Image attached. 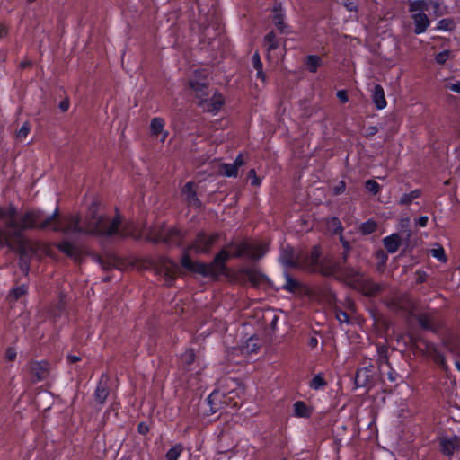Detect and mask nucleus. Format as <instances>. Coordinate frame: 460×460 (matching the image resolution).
<instances>
[{
  "instance_id": "13",
  "label": "nucleus",
  "mask_w": 460,
  "mask_h": 460,
  "mask_svg": "<svg viewBox=\"0 0 460 460\" xmlns=\"http://www.w3.org/2000/svg\"><path fill=\"white\" fill-rule=\"evenodd\" d=\"M164 122L160 118H154L151 120L150 129L151 134L156 137H159L161 142H164L167 136L169 135L168 131L164 130Z\"/></svg>"
},
{
  "instance_id": "51",
  "label": "nucleus",
  "mask_w": 460,
  "mask_h": 460,
  "mask_svg": "<svg viewBox=\"0 0 460 460\" xmlns=\"http://www.w3.org/2000/svg\"><path fill=\"white\" fill-rule=\"evenodd\" d=\"M8 207L5 208H0V210H4ZM0 233L3 234H8V226L4 224V221H0ZM0 244H4L3 243H0Z\"/></svg>"
},
{
  "instance_id": "53",
  "label": "nucleus",
  "mask_w": 460,
  "mask_h": 460,
  "mask_svg": "<svg viewBox=\"0 0 460 460\" xmlns=\"http://www.w3.org/2000/svg\"><path fill=\"white\" fill-rule=\"evenodd\" d=\"M337 97L341 102H348V96L347 93L343 90L338 91Z\"/></svg>"
},
{
  "instance_id": "15",
  "label": "nucleus",
  "mask_w": 460,
  "mask_h": 460,
  "mask_svg": "<svg viewBox=\"0 0 460 460\" xmlns=\"http://www.w3.org/2000/svg\"><path fill=\"white\" fill-rule=\"evenodd\" d=\"M31 371L35 378L39 381L48 376L49 367L45 362H34L31 365Z\"/></svg>"
},
{
  "instance_id": "1",
  "label": "nucleus",
  "mask_w": 460,
  "mask_h": 460,
  "mask_svg": "<svg viewBox=\"0 0 460 460\" xmlns=\"http://www.w3.org/2000/svg\"><path fill=\"white\" fill-rule=\"evenodd\" d=\"M71 217H75V216H69L61 220L57 210L50 216H44L38 210H30L19 215L13 207L8 206L6 209L0 210V221H4L8 226V234L0 233V243L19 252L22 260L21 267L27 271L29 259L38 257L40 253H47L48 248L44 244L25 240L22 235V231L37 227L75 235L74 232L66 231V226Z\"/></svg>"
},
{
  "instance_id": "28",
  "label": "nucleus",
  "mask_w": 460,
  "mask_h": 460,
  "mask_svg": "<svg viewBox=\"0 0 460 460\" xmlns=\"http://www.w3.org/2000/svg\"><path fill=\"white\" fill-rule=\"evenodd\" d=\"M207 75L208 73L206 70H195L193 73V75L190 77L189 81V85L190 86V81L195 80L196 82L204 83L205 84V90H207Z\"/></svg>"
},
{
  "instance_id": "56",
  "label": "nucleus",
  "mask_w": 460,
  "mask_h": 460,
  "mask_svg": "<svg viewBox=\"0 0 460 460\" xmlns=\"http://www.w3.org/2000/svg\"><path fill=\"white\" fill-rule=\"evenodd\" d=\"M377 255V258L381 261V262L384 264L385 263L386 260H387V256L385 255V253L382 251L378 252L376 253Z\"/></svg>"
},
{
  "instance_id": "23",
  "label": "nucleus",
  "mask_w": 460,
  "mask_h": 460,
  "mask_svg": "<svg viewBox=\"0 0 460 460\" xmlns=\"http://www.w3.org/2000/svg\"><path fill=\"white\" fill-rule=\"evenodd\" d=\"M310 410L301 401H297L294 403V414L299 418H307L310 416Z\"/></svg>"
},
{
  "instance_id": "26",
  "label": "nucleus",
  "mask_w": 460,
  "mask_h": 460,
  "mask_svg": "<svg viewBox=\"0 0 460 460\" xmlns=\"http://www.w3.org/2000/svg\"><path fill=\"white\" fill-rule=\"evenodd\" d=\"M108 394L109 393H108L107 387L103 384L100 383L95 391L96 401L99 403L102 404L105 402V400L108 396Z\"/></svg>"
},
{
  "instance_id": "41",
  "label": "nucleus",
  "mask_w": 460,
  "mask_h": 460,
  "mask_svg": "<svg viewBox=\"0 0 460 460\" xmlns=\"http://www.w3.org/2000/svg\"><path fill=\"white\" fill-rule=\"evenodd\" d=\"M325 385V381L321 376H316L311 382V387L314 389H319Z\"/></svg>"
},
{
  "instance_id": "10",
  "label": "nucleus",
  "mask_w": 460,
  "mask_h": 460,
  "mask_svg": "<svg viewBox=\"0 0 460 460\" xmlns=\"http://www.w3.org/2000/svg\"><path fill=\"white\" fill-rule=\"evenodd\" d=\"M244 164V160L242 155H239L233 164H222L219 166V172L222 175L226 177H236L238 169Z\"/></svg>"
},
{
  "instance_id": "35",
  "label": "nucleus",
  "mask_w": 460,
  "mask_h": 460,
  "mask_svg": "<svg viewBox=\"0 0 460 460\" xmlns=\"http://www.w3.org/2000/svg\"><path fill=\"white\" fill-rule=\"evenodd\" d=\"M420 324L424 329H431L432 328V318L428 314H421L418 318Z\"/></svg>"
},
{
  "instance_id": "20",
  "label": "nucleus",
  "mask_w": 460,
  "mask_h": 460,
  "mask_svg": "<svg viewBox=\"0 0 460 460\" xmlns=\"http://www.w3.org/2000/svg\"><path fill=\"white\" fill-rule=\"evenodd\" d=\"M225 394L220 391H214L208 397V402L211 405V410L213 411H217L219 404L226 403V400H223L225 398Z\"/></svg>"
},
{
  "instance_id": "42",
  "label": "nucleus",
  "mask_w": 460,
  "mask_h": 460,
  "mask_svg": "<svg viewBox=\"0 0 460 460\" xmlns=\"http://www.w3.org/2000/svg\"><path fill=\"white\" fill-rule=\"evenodd\" d=\"M429 10L432 9L436 16H440L443 14L442 8L440 4L437 2H432L430 4H427Z\"/></svg>"
},
{
  "instance_id": "14",
  "label": "nucleus",
  "mask_w": 460,
  "mask_h": 460,
  "mask_svg": "<svg viewBox=\"0 0 460 460\" xmlns=\"http://www.w3.org/2000/svg\"><path fill=\"white\" fill-rule=\"evenodd\" d=\"M182 194L189 203V205L193 206L195 208H199L201 206V202L196 197V192L194 190V184L192 182H188L182 190Z\"/></svg>"
},
{
  "instance_id": "39",
  "label": "nucleus",
  "mask_w": 460,
  "mask_h": 460,
  "mask_svg": "<svg viewBox=\"0 0 460 460\" xmlns=\"http://www.w3.org/2000/svg\"><path fill=\"white\" fill-rule=\"evenodd\" d=\"M29 131H30V128H29V125L27 123H24L21 128L19 129V131L17 132V137L20 139V140H23L27 137L28 134H29Z\"/></svg>"
},
{
  "instance_id": "49",
  "label": "nucleus",
  "mask_w": 460,
  "mask_h": 460,
  "mask_svg": "<svg viewBox=\"0 0 460 460\" xmlns=\"http://www.w3.org/2000/svg\"><path fill=\"white\" fill-rule=\"evenodd\" d=\"M252 66L254 68H260L261 66H262V63L260 59V56L258 53H255L253 56H252Z\"/></svg>"
},
{
  "instance_id": "62",
  "label": "nucleus",
  "mask_w": 460,
  "mask_h": 460,
  "mask_svg": "<svg viewBox=\"0 0 460 460\" xmlns=\"http://www.w3.org/2000/svg\"><path fill=\"white\" fill-rule=\"evenodd\" d=\"M309 344H310V346H311L312 348L316 347V346H317V344H318V341H317V339H316L315 337H312V338L310 339Z\"/></svg>"
},
{
  "instance_id": "52",
  "label": "nucleus",
  "mask_w": 460,
  "mask_h": 460,
  "mask_svg": "<svg viewBox=\"0 0 460 460\" xmlns=\"http://www.w3.org/2000/svg\"><path fill=\"white\" fill-rule=\"evenodd\" d=\"M447 87L453 92L460 93V82L447 84Z\"/></svg>"
},
{
  "instance_id": "29",
  "label": "nucleus",
  "mask_w": 460,
  "mask_h": 460,
  "mask_svg": "<svg viewBox=\"0 0 460 460\" xmlns=\"http://www.w3.org/2000/svg\"><path fill=\"white\" fill-rule=\"evenodd\" d=\"M266 49L268 51L276 49L279 46L274 32H269L264 38Z\"/></svg>"
},
{
  "instance_id": "31",
  "label": "nucleus",
  "mask_w": 460,
  "mask_h": 460,
  "mask_svg": "<svg viewBox=\"0 0 460 460\" xmlns=\"http://www.w3.org/2000/svg\"><path fill=\"white\" fill-rule=\"evenodd\" d=\"M420 195V191L419 190H415L410 193L403 194L401 197L400 203L403 205L410 204L413 199L419 198Z\"/></svg>"
},
{
  "instance_id": "12",
  "label": "nucleus",
  "mask_w": 460,
  "mask_h": 460,
  "mask_svg": "<svg viewBox=\"0 0 460 460\" xmlns=\"http://www.w3.org/2000/svg\"><path fill=\"white\" fill-rule=\"evenodd\" d=\"M216 239L217 235L215 234L199 235L193 248L196 250L197 252L206 253L209 251L210 247L212 246Z\"/></svg>"
},
{
  "instance_id": "55",
  "label": "nucleus",
  "mask_w": 460,
  "mask_h": 460,
  "mask_svg": "<svg viewBox=\"0 0 460 460\" xmlns=\"http://www.w3.org/2000/svg\"><path fill=\"white\" fill-rule=\"evenodd\" d=\"M149 430L148 427L145 424V423H140L138 425V431L141 433V434H146L147 433Z\"/></svg>"
},
{
  "instance_id": "45",
  "label": "nucleus",
  "mask_w": 460,
  "mask_h": 460,
  "mask_svg": "<svg viewBox=\"0 0 460 460\" xmlns=\"http://www.w3.org/2000/svg\"><path fill=\"white\" fill-rule=\"evenodd\" d=\"M448 57H449L448 51L446 50V51L440 52L436 56V61L438 64H444L447 60Z\"/></svg>"
},
{
  "instance_id": "34",
  "label": "nucleus",
  "mask_w": 460,
  "mask_h": 460,
  "mask_svg": "<svg viewBox=\"0 0 460 460\" xmlns=\"http://www.w3.org/2000/svg\"><path fill=\"white\" fill-rule=\"evenodd\" d=\"M430 253L432 254L433 257L437 258L440 261L444 262L447 261V257L445 255V252L442 246L438 245L437 248L431 249Z\"/></svg>"
},
{
  "instance_id": "17",
  "label": "nucleus",
  "mask_w": 460,
  "mask_h": 460,
  "mask_svg": "<svg viewBox=\"0 0 460 460\" xmlns=\"http://www.w3.org/2000/svg\"><path fill=\"white\" fill-rule=\"evenodd\" d=\"M373 102L378 110H382L386 106V101L385 98V92L381 85L376 84L373 90L372 95Z\"/></svg>"
},
{
  "instance_id": "50",
  "label": "nucleus",
  "mask_w": 460,
  "mask_h": 460,
  "mask_svg": "<svg viewBox=\"0 0 460 460\" xmlns=\"http://www.w3.org/2000/svg\"><path fill=\"white\" fill-rule=\"evenodd\" d=\"M324 299L328 303H332L333 300H335L334 293L331 289H326L324 291Z\"/></svg>"
},
{
  "instance_id": "30",
  "label": "nucleus",
  "mask_w": 460,
  "mask_h": 460,
  "mask_svg": "<svg viewBox=\"0 0 460 460\" xmlns=\"http://www.w3.org/2000/svg\"><path fill=\"white\" fill-rule=\"evenodd\" d=\"M26 291H27V289H26L25 286H20L18 288H13V290H11L8 298L11 301H16L20 297H22L23 295H25Z\"/></svg>"
},
{
  "instance_id": "2",
  "label": "nucleus",
  "mask_w": 460,
  "mask_h": 460,
  "mask_svg": "<svg viewBox=\"0 0 460 460\" xmlns=\"http://www.w3.org/2000/svg\"><path fill=\"white\" fill-rule=\"evenodd\" d=\"M130 225L122 226L121 217L118 215H108L101 207L94 206L90 208L84 219L77 216L71 217L66 231L74 232L75 235L97 234L111 236L119 234L126 236L123 232H129Z\"/></svg>"
},
{
  "instance_id": "63",
  "label": "nucleus",
  "mask_w": 460,
  "mask_h": 460,
  "mask_svg": "<svg viewBox=\"0 0 460 460\" xmlns=\"http://www.w3.org/2000/svg\"><path fill=\"white\" fill-rule=\"evenodd\" d=\"M398 307H400L402 309H405V310L408 309V306H407V305H405L404 300L398 302Z\"/></svg>"
},
{
  "instance_id": "57",
  "label": "nucleus",
  "mask_w": 460,
  "mask_h": 460,
  "mask_svg": "<svg viewBox=\"0 0 460 460\" xmlns=\"http://www.w3.org/2000/svg\"><path fill=\"white\" fill-rule=\"evenodd\" d=\"M69 107V102L67 100H65L63 102H60L59 104V108L63 111H66L67 109Z\"/></svg>"
},
{
  "instance_id": "11",
  "label": "nucleus",
  "mask_w": 460,
  "mask_h": 460,
  "mask_svg": "<svg viewBox=\"0 0 460 460\" xmlns=\"http://www.w3.org/2000/svg\"><path fill=\"white\" fill-rule=\"evenodd\" d=\"M241 273L248 279L252 286H260L267 282L264 274L253 268H247L241 270Z\"/></svg>"
},
{
  "instance_id": "8",
  "label": "nucleus",
  "mask_w": 460,
  "mask_h": 460,
  "mask_svg": "<svg viewBox=\"0 0 460 460\" xmlns=\"http://www.w3.org/2000/svg\"><path fill=\"white\" fill-rule=\"evenodd\" d=\"M266 252V245L255 242H243L236 246L234 256L241 257L246 255L252 260L261 258Z\"/></svg>"
},
{
  "instance_id": "59",
  "label": "nucleus",
  "mask_w": 460,
  "mask_h": 460,
  "mask_svg": "<svg viewBox=\"0 0 460 460\" xmlns=\"http://www.w3.org/2000/svg\"><path fill=\"white\" fill-rule=\"evenodd\" d=\"M257 70V77L261 78L263 82L265 81V75L262 71V66L260 68H255Z\"/></svg>"
},
{
  "instance_id": "27",
  "label": "nucleus",
  "mask_w": 460,
  "mask_h": 460,
  "mask_svg": "<svg viewBox=\"0 0 460 460\" xmlns=\"http://www.w3.org/2000/svg\"><path fill=\"white\" fill-rule=\"evenodd\" d=\"M286 283L284 288L289 291L296 293L300 289V283L296 279H292L289 275H286Z\"/></svg>"
},
{
  "instance_id": "5",
  "label": "nucleus",
  "mask_w": 460,
  "mask_h": 460,
  "mask_svg": "<svg viewBox=\"0 0 460 460\" xmlns=\"http://www.w3.org/2000/svg\"><path fill=\"white\" fill-rule=\"evenodd\" d=\"M171 231L170 226L157 225L153 228H140L135 225H130L129 232H123V234L134 239H146L159 243L168 241Z\"/></svg>"
},
{
  "instance_id": "46",
  "label": "nucleus",
  "mask_w": 460,
  "mask_h": 460,
  "mask_svg": "<svg viewBox=\"0 0 460 460\" xmlns=\"http://www.w3.org/2000/svg\"><path fill=\"white\" fill-rule=\"evenodd\" d=\"M17 357V352L13 348H8L5 351V358L9 361H13Z\"/></svg>"
},
{
  "instance_id": "40",
  "label": "nucleus",
  "mask_w": 460,
  "mask_h": 460,
  "mask_svg": "<svg viewBox=\"0 0 460 460\" xmlns=\"http://www.w3.org/2000/svg\"><path fill=\"white\" fill-rule=\"evenodd\" d=\"M248 178L251 179V184L252 186L258 187L260 186L261 181V179L256 175L255 170L252 169L248 172Z\"/></svg>"
},
{
  "instance_id": "36",
  "label": "nucleus",
  "mask_w": 460,
  "mask_h": 460,
  "mask_svg": "<svg viewBox=\"0 0 460 460\" xmlns=\"http://www.w3.org/2000/svg\"><path fill=\"white\" fill-rule=\"evenodd\" d=\"M328 228L332 233L337 234L341 230V224L337 218H332L328 222Z\"/></svg>"
},
{
  "instance_id": "33",
  "label": "nucleus",
  "mask_w": 460,
  "mask_h": 460,
  "mask_svg": "<svg viewBox=\"0 0 460 460\" xmlns=\"http://www.w3.org/2000/svg\"><path fill=\"white\" fill-rule=\"evenodd\" d=\"M376 229V224L374 221H367L361 225L360 230L365 234H369Z\"/></svg>"
},
{
  "instance_id": "19",
  "label": "nucleus",
  "mask_w": 460,
  "mask_h": 460,
  "mask_svg": "<svg viewBox=\"0 0 460 460\" xmlns=\"http://www.w3.org/2000/svg\"><path fill=\"white\" fill-rule=\"evenodd\" d=\"M383 243L387 252L393 253L398 250L401 244V238L398 234H394L390 236L385 237L383 240Z\"/></svg>"
},
{
  "instance_id": "3",
  "label": "nucleus",
  "mask_w": 460,
  "mask_h": 460,
  "mask_svg": "<svg viewBox=\"0 0 460 460\" xmlns=\"http://www.w3.org/2000/svg\"><path fill=\"white\" fill-rule=\"evenodd\" d=\"M230 253L226 250H222L210 264L201 262H192L188 256L182 259V266L193 272L199 273L203 276L217 278L224 274L226 271L225 263L230 258Z\"/></svg>"
},
{
  "instance_id": "21",
  "label": "nucleus",
  "mask_w": 460,
  "mask_h": 460,
  "mask_svg": "<svg viewBox=\"0 0 460 460\" xmlns=\"http://www.w3.org/2000/svg\"><path fill=\"white\" fill-rule=\"evenodd\" d=\"M440 445L442 452L447 456L452 455L456 448H457L459 446L456 438H442Z\"/></svg>"
},
{
  "instance_id": "54",
  "label": "nucleus",
  "mask_w": 460,
  "mask_h": 460,
  "mask_svg": "<svg viewBox=\"0 0 460 460\" xmlns=\"http://www.w3.org/2000/svg\"><path fill=\"white\" fill-rule=\"evenodd\" d=\"M428 220H429L428 217L422 216V217H420V218L417 219L416 223L420 226L424 227V226H426V225L428 223Z\"/></svg>"
},
{
  "instance_id": "25",
  "label": "nucleus",
  "mask_w": 460,
  "mask_h": 460,
  "mask_svg": "<svg viewBox=\"0 0 460 460\" xmlns=\"http://www.w3.org/2000/svg\"><path fill=\"white\" fill-rule=\"evenodd\" d=\"M305 65L310 72L314 73L321 66V58L318 56L310 55L306 58Z\"/></svg>"
},
{
  "instance_id": "7",
  "label": "nucleus",
  "mask_w": 460,
  "mask_h": 460,
  "mask_svg": "<svg viewBox=\"0 0 460 460\" xmlns=\"http://www.w3.org/2000/svg\"><path fill=\"white\" fill-rule=\"evenodd\" d=\"M424 11H429L427 3L422 1L412 2L410 4V12L415 25V32L420 34L426 31L429 25V20Z\"/></svg>"
},
{
  "instance_id": "6",
  "label": "nucleus",
  "mask_w": 460,
  "mask_h": 460,
  "mask_svg": "<svg viewBox=\"0 0 460 460\" xmlns=\"http://www.w3.org/2000/svg\"><path fill=\"white\" fill-rule=\"evenodd\" d=\"M340 277L342 278L348 285H350L356 289H358L365 296H375L380 288L377 284H375L368 279L363 277L354 269L344 270L341 273Z\"/></svg>"
},
{
  "instance_id": "9",
  "label": "nucleus",
  "mask_w": 460,
  "mask_h": 460,
  "mask_svg": "<svg viewBox=\"0 0 460 460\" xmlns=\"http://www.w3.org/2000/svg\"><path fill=\"white\" fill-rule=\"evenodd\" d=\"M172 264L169 259L161 258L155 265V273L161 277L167 286H171L172 275L171 270Z\"/></svg>"
},
{
  "instance_id": "60",
  "label": "nucleus",
  "mask_w": 460,
  "mask_h": 460,
  "mask_svg": "<svg viewBox=\"0 0 460 460\" xmlns=\"http://www.w3.org/2000/svg\"><path fill=\"white\" fill-rule=\"evenodd\" d=\"M376 132H377V128H376V127H369V128L367 129V135H368V136H373V135H375Z\"/></svg>"
},
{
  "instance_id": "47",
  "label": "nucleus",
  "mask_w": 460,
  "mask_h": 460,
  "mask_svg": "<svg viewBox=\"0 0 460 460\" xmlns=\"http://www.w3.org/2000/svg\"><path fill=\"white\" fill-rule=\"evenodd\" d=\"M194 358L195 355L192 349L187 350L183 355V360H185L187 364H190L191 362H193Z\"/></svg>"
},
{
  "instance_id": "43",
  "label": "nucleus",
  "mask_w": 460,
  "mask_h": 460,
  "mask_svg": "<svg viewBox=\"0 0 460 460\" xmlns=\"http://www.w3.org/2000/svg\"><path fill=\"white\" fill-rule=\"evenodd\" d=\"M452 26H453V23L450 20L444 19L438 22V29L447 31V30H451Z\"/></svg>"
},
{
  "instance_id": "58",
  "label": "nucleus",
  "mask_w": 460,
  "mask_h": 460,
  "mask_svg": "<svg viewBox=\"0 0 460 460\" xmlns=\"http://www.w3.org/2000/svg\"><path fill=\"white\" fill-rule=\"evenodd\" d=\"M129 264H132L134 267H136L137 270H142L144 268L143 264L139 263L138 260H134L130 262H128Z\"/></svg>"
},
{
  "instance_id": "37",
  "label": "nucleus",
  "mask_w": 460,
  "mask_h": 460,
  "mask_svg": "<svg viewBox=\"0 0 460 460\" xmlns=\"http://www.w3.org/2000/svg\"><path fill=\"white\" fill-rule=\"evenodd\" d=\"M59 249L66 253L67 255H72L74 252V246L68 242H63L58 245Z\"/></svg>"
},
{
  "instance_id": "44",
  "label": "nucleus",
  "mask_w": 460,
  "mask_h": 460,
  "mask_svg": "<svg viewBox=\"0 0 460 460\" xmlns=\"http://www.w3.org/2000/svg\"><path fill=\"white\" fill-rule=\"evenodd\" d=\"M319 256H320V252L319 251L315 248L313 252H312V254H311V257H310V260H309V262H308V265L309 267H314V265H316L317 261H318V259H319Z\"/></svg>"
},
{
  "instance_id": "22",
  "label": "nucleus",
  "mask_w": 460,
  "mask_h": 460,
  "mask_svg": "<svg viewBox=\"0 0 460 460\" xmlns=\"http://www.w3.org/2000/svg\"><path fill=\"white\" fill-rule=\"evenodd\" d=\"M370 380V374L367 368H362L358 371L355 376V384L358 387H364Z\"/></svg>"
},
{
  "instance_id": "38",
  "label": "nucleus",
  "mask_w": 460,
  "mask_h": 460,
  "mask_svg": "<svg viewBox=\"0 0 460 460\" xmlns=\"http://www.w3.org/2000/svg\"><path fill=\"white\" fill-rule=\"evenodd\" d=\"M366 188L369 192L373 194H376L379 190V185L373 180H368L366 182Z\"/></svg>"
},
{
  "instance_id": "61",
  "label": "nucleus",
  "mask_w": 460,
  "mask_h": 460,
  "mask_svg": "<svg viewBox=\"0 0 460 460\" xmlns=\"http://www.w3.org/2000/svg\"><path fill=\"white\" fill-rule=\"evenodd\" d=\"M319 270H320L323 274H324V275H330V274H332V273H333V270H331V269H325V268H323V267H321V268L319 269Z\"/></svg>"
},
{
  "instance_id": "18",
  "label": "nucleus",
  "mask_w": 460,
  "mask_h": 460,
  "mask_svg": "<svg viewBox=\"0 0 460 460\" xmlns=\"http://www.w3.org/2000/svg\"><path fill=\"white\" fill-rule=\"evenodd\" d=\"M281 261L288 267H297L300 265L299 256L293 249L285 251L281 256Z\"/></svg>"
},
{
  "instance_id": "4",
  "label": "nucleus",
  "mask_w": 460,
  "mask_h": 460,
  "mask_svg": "<svg viewBox=\"0 0 460 460\" xmlns=\"http://www.w3.org/2000/svg\"><path fill=\"white\" fill-rule=\"evenodd\" d=\"M190 89L199 100V104L203 111L216 113L221 109L224 103L223 97L216 92L211 93L205 90L204 83L196 82L193 79L190 81Z\"/></svg>"
},
{
  "instance_id": "48",
  "label": "nucleus",
  "mask_w": 460,
  "mask_h": 460,
  "mask_svg": "<svg viewBox=\"0 0 460 460\" xmlns=\"http://www.w3.org/2000/svg\"><path fill=\"white\" fill-rule=\"evenodd\" d=\"M336 317L341 323H347L349 321L348 314L341 311L336 313Z\"/></svg>"
},
{
  "instance_id": "32",
  "label": "nucleus",
  "mask_w": 460,
  "mask_h": 460,
  "mask_svg": "<svg viewBox=\"0 0 460 460\" xmlns=\"http://www.w3.org/2000/svg\"><path fill=\"white\" fill-rule=\"evenodd\" d=\"M112 266L118 268L120 270H126L128 268V263L125 260L121 258L114 257L111 259V261L109 262V267Z\"/></svg>"
},
{
  "instance_id": "16",
  "label": "nucleus",
  "mask_w": 460,
  "mask_h": 460,
  "mask_svg": "<svg viewBox=\"0 0 460 460\" xmlns=\"http://www.w3.org/2000/svg\"><path fill=\"white\" fill-rule=\"evenodd\" d=\"M283 17H284V15H283L281 7L275 6L273 9V16H272L273 22H274L275 26L277 27V29L281 33H288V27L283 22Z\"/></svg>"
},
{
  "instance_id": "24",
  "label": "nucleus",
  "mask_w": 460,
  "mask_h": 460,
  "mask_svg": "<svg viewBox=\"0 0 460 460\" xmlns=\"http://www.w3.org/2000/svg\"><path fill=\"white\" fill-rule=\"evenodd\" d=\"M258 349V344L256 342V340L254 338H250L244 346H243L241 349H234V351H241L243 354H250L252 352H255Z\"/></svg>"
},
{
  "instance_id": "64",
  "label": "nucleus",
  "mask_w": 460,
  "mask_h": 460,
  "mask_svg": "<svg viewBox=\"0 0 460 460\" xmlns=\"http://www.w3.org/2000/svg\"><path fill=\"white\" fill-rule=\"evenodd\" d=\"M409 224H410V218L406 217V218L402 220V226H408Z\"/></svg>"
}]
</instances>
